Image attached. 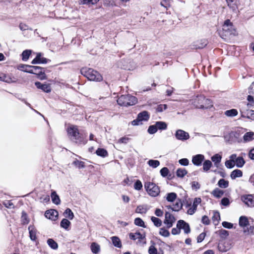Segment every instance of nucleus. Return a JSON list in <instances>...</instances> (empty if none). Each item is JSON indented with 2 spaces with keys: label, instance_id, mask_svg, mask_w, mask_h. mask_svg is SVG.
Listing matches in <instances>:
<instances>
[{
  "label": "nucleus",
  "instance_id": "1",
  "mask_svg": "<svg viewBox=\"0 0 254 254\" xmlns=\"http://www.w3.org/2000/svg\"><path fill=\"white\" fill-rule=\"evenodd\" d=\"M67 133L70 139L76 143H86V141H84L82 135L79 133L76 127L71 126L67 128Z\"/></svg>",
  "mask_w": 254,
  "mask_h": 254
},
{
  "label": "nucleus",
  "instance_id": "2",
  "mask_svg": "<svg viewBox=\"0 0 254 254\" xmlns=\"http://www.w3.org/2000/svg\"><path fill=\"white\" fill-rule=\"evenodd\" d=\"M193 103L196 108L202 109H208L213 106L210 100L205 98L202 95L197 96L193 100Z\"/></svg>",
  "mask_w": 254,
  "mask_h": 254
},
{
  "label": "nucleus",
  "instance_id": "3",
  "mask_svg": "<svg viewBox=\"0 0 254 254\" xmlns=\"http://www.w3.org/2000/svg\"><path fill=\"white\" fill-rule=\"evenodd\" d=\"M235 32V30L232 23L229 19L225 20L222 26V30L220 33L221 37L226 39L230 36L234 35Z\"/></svg>",
  "mask_w": 254,
  "mask_h": 254
},
{
  "label": "nucleus",
  "instance_id": "4",
  "mask_svg": "<svg viewBox=\"0 0 254 254\" xmlns=\"http://www.w3.org/2000/svg\"><path fill=\"white\" fill-rule=\"evenodd\" d=\"M117 102L121 106H132L137 102V99L130 95H122L118 98Z\"/></svg>",
  "mask_w": 254,
  "mask_h": 254
},
{
  "label": "nucleus",
  "instance_id": "5",
  "mask_svg": "<svg viewBox=\"0 0 254 254\" xmlns=\"http://www.w3.org/2000/svg\"><path fill=\"white\" fill-rule=\"evenodd\" d=\"M144 188L148 194L152 197H156L160 193L159 187L154 183L146 182L144 184Z\"/></svg>",
  "mask_w": 254,
  "mask_h": 254
},
{
  "label": "nucleus",
  "instance_id": "6",
  "mask_svg": "<svg viewBox=\"0 0 254 254\" xmlns=\"http://www.w3.org/2000/svg\"><path fill=\"white\" fill-rule=\"evenodd\" d=\"M239 224L240 226L243 228L244 233L246 235H250L254 233V227L252 226H250L249 227H247L249 225V221L246 216H241L239 218Z\"/></svg>",
  "mask_w": 254,
  "mask_h": 254
},
{
  "label": "nucleus",
  "instance_id": "7",
  "mask_svg": "<svg viewBox=\"0 0 254 254\" xmlns=\"http://www.w3.org/2000/svg\"><path fill=\"white\" fill-rule=\"evenodd\" d=\"M84 72L85 76H86L90 80L100 81L102 80V76L96 70H95L92 68H89Z\"/></svg>",
  "mask_w": 254,
  "mask_h": 254
},
{
  "label": "nucleus",
  "instance_id": "8",
  "mask_svg": "<svg viewBox=\"0 0 254 254\" xmlns=\"http://www.w3.org/2000/svg\"><path fill=\"white\" fill-rule=\"evenodd\" d=\"M176 221V219L173 215L169 212H165L164 223L166 225L167 228L172 227Z\"/></svg>",
  "mask_w": 254,
  "mask_h": 254
},
{
  "label": "nucleus",
  "instance_id": "9",
  "mask_svg": "<svg viewBox=\"0 0 254 254\" xmlns=\"http://www.w3.org/2000/svg\"><path fill=\"white\" fill-rule=\"evenodd\" d=\"M30 67L31 69L30 71H28L29 73L37 74L40 76V79L41 80L46 79V75L41 67L34 65H32V66Z\"/></svg>",
  "mask_w": 254,
  "mask_h": 254
},
{
  "label": "nucleus",
  "instance_id": "10",
  "mask_svg": "<svg viewBox=\"0 0 254 254\" xmlns=\"http://www.w3.org/2000/svg\"><path fill=\"white\" fill-rule=\"evenodd\" d=\"M177 227L180 228V230L183 229L184 233L186 234H188L190 232L189 224L183 220H180L177 222Z\"/></svg>",
  "mask_w": 254,
  "mask_h": 254
},
{
  "label": "nucleus",
  "instance_id": "11",
  "mask_svg": "<svg viewBox=\"0 0 254 254\" xmlns=\"http://www.w3.org/2000/svg\"><path fill=\"white\" fill-rule=\"evenodd\" d=\"M241 200L249 207L254 206V196L252 194L244 195L241 196Z\"/></svg>",
  "mask_w": 254,
  "mask_h": 254
},
{
  "label": "nucleus",
  "instance_id": "12",
  "mask_svg": "<svg viewBox=\"0 0 254 254\" xmlns=\"http://www.w3.org/2000/svg\"><path fill=\"white\" fill-rule=\"evenodd\" d=\"M175 136L177 139L182 141L186 140L190 138L189 133L182 129H178L176 131Z\"/></svg>",
  "mask_w": 254,
  "mask_h": 254
},
{
  "label": "nucleus",
  "instance_id": "13",
  "mask_svg": "<svg viewBox=\"0 0 254 254\" xmlns=\"http://www.w3.org/2000/svg\"><path fill=\"white\" fill-rule=\"evenodd\" d=\"M228 7L235 12H237L240 4L239 0H226Z\"/></svg>",
  "mask_w": 254,
  "mask_h": 254
},
{
  "label": "nucleus",
  "instance_id": "14",
  "mask_svg": "<svg viewBox=\"0 0 254 254\" xmlns=\"http://www.w3.org/2000/svg\"><path fill=\"white\" fill-rule=\"evenodd\" d=\"M42 54L39 53L37 54L36 58L31 62L32 64H47L50 60L41 57Z\"/></svg>",
  "mask_w": 254,
  "mask_h": 254
},
{
  "label": "nucleus",
  "instance_id": "15",
  "mask_svg": "<svg viewBox=\"0 0 254 254\" xmlns=\"http://www.w3.org/2000/svg\"><path fill=\"white\" fill-rule=\"evenodd\" d=\"M45 216L46 218L55 221L58 218V212L54 209L48 210L45 212Z\"/></svg>",
  "mask_w": 254,
  "mask_h": 254
},
{
  "label": "nucleus",
  "instance_id": "16",
  "mask_svg": "<svg viewBox=\"0 0 254 254\" xmlns=\"http://www.w3.org/2000/svg\"><path fill=\"white\" fill-rule=\"evenodd\" d=\"M35 85L38 89H41L46 93L50 92L51 91V86L49 84H42L39 81L35 83Z\"/></svg>",
  "mask_w": 254,
  "mask_h": 254
},
{
  "label": "nucleus",
  "instance_id": "17",
  "mask_svg": "<svg viewBox=\"0 0 254 254\" xmlns=\"http://www.w3.org/2000/svg\"><path fill=\"white\" fill-rule=\"evenodd\" d=\"M204 159V157L203 155L198 154L193 157L192 162L194 165L200 166Z\"/></svg>",
  "mask_w": 254,
  "mask_h": 254
},
{
  "label": "nucleus",
  "instance_id": "18",
  "mask_svg": "<svg viewBox=\"0 0 254 254\" xmlns=\"http://www.w3.org/2000/svg\"><path fill=\"white\" fill-rule=\"evenodd\" d=\"M182 203L180 200L176 201L175 204L173 205V206L171 205L166 206V207L168 209H171L172 211H179L182 207Z\"/></svg>",
  "mask_w": 254,
  "mask_h": 254
},
{
  "label": "nucleus",
  "instance_id": "19",
  "mask_svg": "<svg viewBox=\"0 0 254 254\" xmlns=\"http://www.w3.org/2000/svg\"><path fill=\"white\" fill-rule=\"evenodd\" d=\"M129 238L131 240H135L138 239L139 241L145 238V236L142 235L139 232H136L135 233H130L129 235Z\"/></svg>",
  "mask_w": 254,
  "mask_h": 254
},
{
  "label": "nucleus",
  "instance_id": "20",
  "mask_svg": "<svg viewBox=\"0 0 254 254\" xmlns=\"http://www.w3.org/2000/svg\"><path fill=\"white\" fill-rule=\"evenodd\" d=\"M138 120H140L141 122L143 121H147L149 118V114L148 112L144 111L138 114Z\"/></svg>",
  "mask_w": 254,
  "mask_h": 254
},
{
  "label": "nucleus",
  "instance_id": "21",
  "mask_svg": "<svg viewBox=\"0 0 254 254\" xmlns=\"http://www.w3.org/2000/svg\"><path fill=\"white\" fill-rule=\"evenodd\" d=\"M222 159V156L218 154H216L211 157V160L214 162L215 166L218 168Z\"/></svg>",
  "mask_w": 254,
  "mask_h": 254
},
{
  "label": "nucleus",
  "instance_id": "22",
  "mask_svg": "<svg viewBox=\"0 0 254 254\" xmlns=\"http://www.w3.org/2000/svg\"><path fill=\"white\" fill-rule=\"evenodd\" d=\"M254 132L252 131L246 132L243 136L244 142H247L252 141L254 139Z\"/></svg>",
  "mask_w": 254,
  "mask_h": 254
},
{
  "label": "nucleus",
  "instance_id": "23",
  "mask_svg": "<svg viewBox=\"0 0 254 254\" xmlns=\"http://www.w3.org/2000/svg\"><path fill=\"white\" fill-rule=\"evenodd\" d=\"M28 230L31 240L32 241H35L37 239L36 230L33 227V226H29L28 227Z\"/></svg>",
  "mask_w": 254,
  "mask_h": 254
},
{
  "label": "nucleus",
  "instance_id": "24",
  "mask_svg": "<svg viewBox=\"0 0 254 254\" xmlns=\"http://www.w3.org/2000/svg\"><path fill=\"white\" fill-rule=\"evenodd\" d=\"M51 198L53 202L57 205L60 203L61 200L59 195L55 191H53L51 193Z\"/></svg>",
  "mask_w": 254,
  "mask_h": 254
},
{
  "label": "nucleus",
  "instance_id": "25",
  "mask_svg": "<svg viewBox=\"0 0 254 254\" xmlns=\"http://www.w3.org/2000/svg\"><path fill=\"white\" fill-rule=\"evenodd\" d=\"M224 191L218 188L215 189L211 192V194L216 198H220L224 194Z\"/></svg>",
  "mask_w": 254,
  "mask_h": 254
},
{
  "label": "nucleus",
  "instance_id": "26",
  "mask_svg": "<svg viewBox=\"0 0 254 254\" xmlns=\"http://www.w3.org/2000/svg\"><path fill=\"white\" fill-rule=\"evenodd\" d=\"M243 175V173L240 170L236 169L232 172L231 178L232 179H235L236 178L241 177Z\"/></svg>",
  "mask_w": 254,
  "mask_h": 254
},
{
  "label": "nucleus",
  "instance_id": "27",
  "mask_svg": "<svg viewBox=\"0 0 254 254\" xmlns=\"http://www.w3.org/2000/svg\"><path fill=\"white\" fill-rule=\"evenodd\" d=\"M155 125L157 127V130H164L166 129L167 127V124L164 122H156Z\"/></svg>",
  "mask_w": 254,
  "mask_h": 254
},
{
  "label": "nucleus",
  "instance_id": "28",
  "mask_svg": "<svg viewBox=\"0 0 254 254\" xmlns=\"http://www.w3.org/2000/svg\"><path fill=\"white\" fill-rule=\"evenodd\" d=\"M148 210V208L146 205H139L138 206L135 210V212L137 213H146Z\"/></svg>",
  "mask_w": 254,
  "mask_h": 254
},
{
  "label": "nucleus",
  "instance_id": "29",
  "mask_svg": "<svg viewBox=\"0 0 254 254\" xmlns=\"http://www.w3.org/2000/svg\"><path fill=\"white\" fill-rule=\"evenodd\" d=\"M111 239L113 244L114 245V246L119 248H121L122 247V243L121 240L118 237L114 236L112 237Z\"/></svg>",
  "mask_w": 254,
  "mask_h": 254
},
{
  "label": "nucleus",
  "instance_id": "30",
  "mask_svg": "<svg viewBox=\"0 0 254 254\" xmlns=\"http://www.w3.org/2000/svg\"><path fill=\"white\" fill-rule=\"evenodd\" d=\"M245 163V161L243 157H238L235 162V164L239 168L242 167Z\"/></svg>",
  "mask_w": 254,
  "mask_h": 254
},
{
  "label": "nucleus",
  "instance_id": "31",
  "mask_svg": "<svg viewBox=\"0 0 254 254\" xmlns=\"http://www.w3.org/2000/svg\"><path fill=\"white\" fill-rule=\"evenodd\" d=\"M238 111L236 109H233L227 110L225 112V115L227 117H233L238 115Z\"/></svg>",
  "mask_w": 254,
  "mask_h": 254
},
{
  "label": "nucleus",
  "instance_id": "32",
  "mask_svg": "<svg viewBox=\"0 0 254 254\" xmlns=\"http://www.w3.org/2000/svg\"><path fill=\"white\" fill-rule=\"evenodd\" d=\"M96 153L98 156H100L102 157H105L108 155L107 151L103 148H98L96 150Z\"/></svg>",
  "mask_w": 254,
  "mask_h": 254
},
{
  "label": "nucleus",
  "instance_id": "33",
  "mask_svg": "<svg viewBox=\"0 0 254 254\" xmlns=\"http://www.w3.org/2000/svg\"><path fill=\"white\" fill-rule=\"evenodd\" d=\"M218 185L221 188L225 189L228 187L229 182L223 179H221L218 181Z\"/></svg>",
  "mask_w": 254,
  "mask_h": 254
},
{
  "label": "nucleus",
  "instance_id": "34",
  "mask_svg": "<svg viewBox=\"0 0 254 254\" xmlns=\"http://www.w3.org/2000/svg\"><path fill=\"white\" fill-rule=\"evenodd\" d=\"M212 221L213 223L216 225L217 223L219 222V221L220 219V214L218 212L214 211H213V215L212 217Z\"/></svg>",
  "mask_w": 254,
  "mask_h": 254
},
{
  "label": "nucleus",
  "instance_id": "35",
  "mask_svg": "<svg viewBox=\"0 0 254 254\" xmlns=\"http://www.w3.org/2000/svg\"><path fill=\"white\" fill-rule=\"evenodd\" d=\"M212 165V162L210 160H206L203 164V170L204 171H208Z\"/></svg>",
  "mask_w": 254,
  "mask_h": 254
},
{
  "label": "nucleus",
  "instance_id": "36",
  "mask_svg": "<svg viewBox=\"0 0 254 254\" xmlns=\"http://www.w3.org/2000/svg\"><path fill=\"white\" fill-rule=\"evenodd\" d=\"M31 50H24L22 53V60L24 61H27L31 54Z\"/></svg>",
  "mask_w": 254,
  "mask_h": 254
},
{
  "label": "nucleus",
  "instance_id": "37",
  "mask_svg": "<svg viewBox=\"0 0 254 254\" xmlns=\"http://www.w3.org/2000/svg\"><path fill=\"white\" fill-rule=\"evenodd\" d=\"M151 220L153 223L154 225L156 227H160L162 225V222L161 219L154 216H152Z\"/></svg>",
  "mask_w": 254,
  "mask_h": 254
},
{
  "label": "nucleus",
  "instance_id": "38",
  "mask_svg": "<svg viewBox=\"0 0 254 254\" xmlns=\"http://www.w3.org/2000/svg\"><path fill=\"white\" fill-rule=\"evenodd\" d=\"M49 246L53 249L56 250L58 248V244L52 239H49L47 241Z\"/></svg>",
  "mask_w": 254,
  "mask_h": 254
},
{
  "label": "nucleus",
  "instance_id": "39",
  "mask_svg": "<svg viewBox=\"0 0 254 254\" xmlns=\"http://www.w3.org/2000/svg\"><path fill=\"white\" fill-rule=\"evenodd\" d=\"M70 224V222L66 219H63L61 222V226L64 229L67 230L68 227Z\"/></svg>",
  "mask_w": 254,
  "mask_h": 254
},
{
  "label": "nucleus",
  "instance_id": "40",
  "mask_svg": "<svg viewBox=\"0 0 254 254\" xmlns=\"http://www.w3.org/2000/svg\"><path fill=\"white\" fill-rule=\"evenodd\" d=\"M176 173L178 177L183 178L187 174V171L185 169L179 168Z\"/></svg>",
  "mask_w": 254,
  "mask_h": 254
},
{
  "label": "nucleus",
  "instance_id": "41",
  "mask_svg": "<svg viewBox=\"0 0 254 254\" xmlns=\"http://www.w3.org/2000/svg\"><path fill=\"white\" fill-rule=\"evenodd\" d=\"M177 197V194L175 192H171L167 194L166 199L170 202L174 201Z\"/></svg>",
  "mask_w": 254,
  "mask_h": 254
},
{
  "label": "nucleus",
  "instance_id": "42",
  "mask_svg": "<svg viewBox=\"0 0 254 254\" xmlns=\"http://www.w3.org/2000/svg\"><path fill=\"white\" fill-rule=\"evenodd\" d=\"M64 214L66 217L68 218L70 220H72L74 217V214L69 208L66 209L64 212Z\"/></svg>",
  "mask_w": 254,
  "mask_h": 254
},
{
  "label": "nucleus",
  "instance_id": "43",
  "mask_svg": "<svg viewBox=\"0 0 254 254\" xmlns=\"http://www.w3.org/2000/svg\"><path fill=\"white\" fill-rule=\"evenodd\" d=\"M148 164L150 167L155 168L160 165V162L156 160H150L148 161Z\"/></svg>",
  "mask_w": 254,
  "mask_h": 254
},
{
  "label": "nucleus",
  "instance_id": "44",
  "mask_svg": "<svg viewBox=\"0 0 254 254\" xmlns=\"http://www.w3.org/2000/svg\"><path fill=\"white\" fill-rule=\"evenodd\" d=\"M91 249L93 253L96 254L98 253L100 250V246L97 244L93 243L91 246Z\"/></svg>",
  "mask_w": 254,
  "mask_h": 254
},
{
  "label": "nucleus",
  "instance_id": "45",
  "mask_svg": "<svg viewBox=\"0 0 254 254\" xmlns=\"http://www.w3.org/2000/svg\"><path fill=\"white\" fill-rule=\"evenodd\" d=\"M159 234L165 237H168L170 236V232L165 228H161L159 230Z\"/></svg>",
  "mask_w": 254,
  "mask_h": 254
},
{
  "label": "nucleus",
  "instance_id": "46",
  "mask_svg": "<svg viewBox=\"0 0 254 254\" xmlns=\"http://www.w3.org/2000/svg\"><path fill=\"white\" fill-rule=\"evenodd\" d=\"M0 81H2L5 82L10 83L12 82V79L9 76L5 75V74L1 73Z\"/></svg>",
  "mask_w": 254,
  "mask_h": 254
},
{
  "label": "nucleus",
  "instance_id": "47",
  "mask_svg": "<svg viewBox=\"0 0 254 254\" xmlns=\"http://www.w3.org/2000/svg\"><path fill=\"white\" fill-rule=\"evenodd\" d=\"M73 164L78 168H84L85 167L84 162L80 161L77 159L73 161Z\"/></svg>",
  "mask_w": 254,
  "mask_h": 254
},
{
  "label": "nucleus",
  "instance_id": "48",
  "mask_svg": "<svg viewBox=\"0 0 254 254\" xmlns=\"http://www.w3.org/2000/svg\"><path fill=\"white\" fill-rule=\"evenodd\" d=\"M135 225L145 228V226L143 221L140 218H136L134 220Z\"/></svg>",
  "mask_w": 254,
  "mask_h": 254
},
{
  "label": "nucleus",
  "instance_id": "49",
  "mask_svg": "<svg viewBox=\"0 0 254 254\" xmlns=\"http://www.w3.org/2000/svg\"><path fill=\"white\" fill-rule=\"evenodd\" d=\"M230 136L232 137H235L236 140L238 141V142H240V140H239V137L240 136V131H231L230 133Z\"/></svg>",
  "mask_w": 254,
  "mask_h": 254
},
{
  "label": "nucleus",
  "instance_id": "50",
  "mask_svg": "<svg viewBox=\"0 0 254 254\" xmlns=\"http://www.w3.org/2000/svg\"><path fill=\"white\" fill-rule=\"evenodd\" d=\"M170 2L171 0H163L160 4L167 9L170 6Z\"/></svg>",
  "mask_w": 254,
  "mask_h": 254
},
{
  "label": "nucleus",
  "instance_id": "51",
  "mask_svg": "<svg viewBox=\"0 0 254 254\" xmlns=\"http://www.w3.org/2000/svg\"><path fill=\"white\" fill-rule=\"evenodd\" d=\"M247 100L249 102V103L247 104V106L249 108H250L254 105V99L253 96L250 95H249L247 97Z\"/></svg>",
  "mask_w": 254,
  "mask_h": 254
},
{
  "label": "nucleus",
  "instance_id": "52",
  "mask_svg": "<svg viewBox=\"0 0 254 254\" xmlns=\"http://www.w3.org/2000/svg\"><path fill=\"white\" fill-rule=\"evenodd\" d=\"M157 131V129L155 125L149 126L148 129V132L150 134H154Z\"/></svg>",
  "mask_w": 254,
  "mask_h": 254
},
{
  "label": "nucleus",
  "instance_id": "53",
  "mask_svg": "<svg viewBox=\"0 0 254 254\" xmlns=\"http://www.w3.org/2000/svg\"><path fill=\"white\" fill-rule=\"evenodd\" d=\"M201 199L199 197H196L194 199L192 207L197 209V207L199 204L201 203Z\"/></svg>",
  "mask_w": 254,
  "mask_h": 254
},
{
  "label": "nucleus",
  "instance_id": "54",
  "mask_svg": "<svg viewBox=\"0 0 254 254\" xmlns=\"http://www.w3.org/2000/svg\"><path fill=\"white\" fill-rule=\"evenodd\" d=\"M142 188V185L140 181L137 180L134 184V188L136 190H140Z\"/></svg>",
  "mask_w": 254,
  "mask_h": 254
},
{
  "label": "nucleus",
  "instance_id": "55",
  "mask_svg": "<svg viewBox=\"0 0 254 254\" xmlns=\"http://www.w3.org/2000/svg\"><path fill=\"white\" fill-rule=\"evenodd\" d=\"M191 187L193 190H197L200 189V185L198 182L193 181L191 183Z\"/></svg>",
  "mask_w": 254,
  "mask_h": 254
},
{
  "label": "nucleus",
  "instance_id": "56",
  "mask_svg": "<svg viewBox=\"0 0 254 254\" xmlns=\"http://www.w3.org/2000/svg\"><path fill=\"white\" fill-rule=\"evenodd\" d=\"M225 166L228 168H232L235 166V162L231 160H227L225 162Z\"/></svg>",
  "mask_w": 254,
  "mask_h": 254
},
{
  "label": "nucleus",
  "instance_id": "57",
  "mask_svg": "<svg viewBox=\"0 0 254 254\" xmlns=\"http://www.w3.org/2000/svg\"><path fill=\"white\" fill-rule=\"evenodd\" d=\"M169 173V170L167 167H164L160 170V174L163 177H166Z\"/></svg>",
  "mask_w": 254,
  "mask_h": 254
},
{
  "label": "nucleus",
  "instance_id": "58",
  "mask_svg": "<svg viewBox=\"0 0 254 254\" xmlns=\"http://www.w3.org/2000/svg\"><path fill=\"white\" fill-rule=\"evenodd\" d=\"M167 109V105L165 104L164 105H159L157 106L156 108V111L158 112H161Z\"/></svg>",
  "mask_w": 254,
  "mask_h": 254
},
{
  "label": "nucleus",
  "instance_id": "59",
  "mask_svg": "<svg viewBox=\"0 0 254 254\" xmlns=\"http://www.w3.org/2000/svg\"><path fill=\"white\" fill-rule=\"evenodd\" d=\"M221 204L222 205H224L225 206H228L230 204L229 199L227 197H224V198H222L221 200Z\"/></svg>",
  "mask_w": 254,
  "mask_h": 254
},
{
  "label": "nucleus",
  "instance_id": "60",
  "mask_svg": "<svg viewBox=\"0 0 254 254\" xmlns=\"http://www.w3.org/2000/svg\"><path fill=\"white\" fill-rule=\"evenodd\" d=\"M179 162L182 165L187 166L189 164V161L187 158H183L179 160Z\"/></svg>",
  "mask_w": 254,
  "mask_h": 254
},
{
  "label": "nucleus",
  "instance_id": "61",
  "mask_svg": "<svg viewBox=\"0 0 254 254\" xmlns=\"http://www.w3.org/2000/svg\"><path fill=\"white\" fill-rule=\"evenodd\" d=\"M201 222L205 225H208L210 223V220L208 217L206 215H204L202 217Z\"/></svg>",
  "mask_w": 254,
  "mask_h": 254
},
{
  "label": "nucleus",
  "instance_id": "62",
  "mask_svg": "<svg viewBox=\"0 0 254 254\" xmlns=\"http://www.w3.org/2000/svg\"><path fill=\"white\" fill-rule=\"evenodd\" d=\"M205 237V233H201V234H200L197 238V243L201 242L204 240Z\"/></svg>",
  "mask_w": 254,
  "mask_h": 254
},
{
  "label": "nucleus",
  "instance_id": "63",
  "mask_svg": "<svg viewBox=\"0 0 254 254\" xmlns=\"http://www.w3.org/2000/svg\"><path fill=\"white\" fill-rule=\"evenodd\" d=\"M222 225L224 227L228 229H231L233 227V224L226 221L223 222Z\"/></svg>",
  "mask_w": 254,
  "mask_h": 254
},
{
  "label": "nucleus",
  "instance_id": "64",
  "mask_svg": "<svg viewBox=\"0 0 254 254\" xmlns=\"http://www.w3.org/2000/svg\"><path fill=\"white\" fill-rule=\"evenodd\" d=\"M157 249L153 246H151L148 250V253L149 254H157Z\"/></svg>",
  "mask_w": 254,
  "mask_h": 254
}]
</instances>
